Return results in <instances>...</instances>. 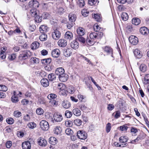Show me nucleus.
Wrapping results in <instances>:
<instances>
[{
    "label": "nucleus",
    "instance_id": "nucleus-1",
    "mask_svg": "<svg viewBox=\"0 0 149 149\" xmlns=\"http://www.w3.org/2000/svg\"><path fill=\"white\" fill-rule=\"evenodd\" d=\"M64 72V69L61 67L57 68L55 72V74L58 75L59 80L62 82L66 81L68 79V75H66Z\"/></svg>",
    "mask_w": 149,
    "mask_h": 149
},
{
    "label": "nucleus",
    "instance_id": "nucleus-2",
    "mask_svg": "<svg viewBox=\"0 0 149 149\" xmlns=\"http://www.w3.org/2000/svg\"><path fill=\"white\" fill-rule=\"evenodd\" d=\"M20 52L21 54L18 56V58L20 60H26L30 57L31 55V52L27 50L22 51Z\"/></svg>",
    "mask_w": 149,
    "mask_h": 149
},
{
    "label": "nucleus",
    "instance_id": "nucleus-3",
    "mask_svg": "<svg viewBox=\"0 0 149 149\" xmlns=\"http://www.w3.org/2000/svg\"><path fill=\"white\" fill-rule=\"evenodd\" d=\"M40 127L41 129L44 131L48 130L49 127V125L47 122L43 120H42L40 123Z\"/></svg>",
    "mask_w": 149,
    "mask_h": 149
},
{
    "label": "nucleus",
    "instance_id": "nucleus-4",
    "mask_svg": "<svg viewBox=\"0 0 149 149\" xmlns=\"http://www.w3.org/2000/svg\"><path fill=\"white\" fill-rule=\"evenodd\" d=\"M77 136L79 139H85L87 138V134L83 130H79L77 132Z\"/></svg>",
    "mask_w": 149,
    "mask_h": 149
},
{
    "label": "nucleus",
    "instance_id": "nucleus-5",
    "mask_svg": "<svg viewBox=\"0 0 149 149\" xmlns=\"http://www.w3.org/2000/svg\"><path fill=\"white\" fill-rule=\"evenodd\" d=\"M102 49L104 52L107 53V54H111V56L113 57V49L110 47L106 46L102 47Z\"/></svg>",
    "mask_w": 149,
    "mask_h": 149
},
{
    "label": "nucleus",
    "instance_id": "nucleus-6",
    "mask_svg": "<svg viewBox=\"0 0 149 149\" xmlns=\"http://www.w3.org/2000/svg\"><path fill=\"white\" fill-rule=\"evenodd\" d=\"M61 35V32L57 29H56L52 33V37L54 39L58 40L60 38Z\"/></svg>",
    "mask_w": 149,
    "mask_h": 149
},
{
    "label": "nucleus",
    "instance_id": "nucleus-7",
    "mask_svg": "<svg viewBox=\"0 0 149 149\" xmlns=\"http://www.w3.org/2000/svg\"><path fill=\"white\" fill-rule=\"evenodd\" d=\"M129 40L130 42L134 45H136L138 42V38L134 36H130L129 38Z\"/></svg>",
    "mask_w": 149,
    "mask_h": 149
},
{
    "label": "nucleus",
    "instance_id": "nucleus-8",
    "mask_svg": "<svg viewBox=\"0 0 149 149\" xmlns=\"http://www.w3.org/2000/svg\"><path fill=\"white\" fill-rule=\"evenodd\" d=\"M38 144L42 147H45L47 145V142L44 138L40 137L38 139Z\"/></svg>",
    "mask_w": 149,
    "mask_h": 149
},
{
    "label": "nucleus",
    "instance_id": "nucleus-9",
    "mask_svg": "<svg viewBox=\"0 0 149 149\" xmlns=\"http://www.w3.org/2000/svg\"><path fill=\"white\" fill-rule=\"evenodd\" d=\"M54 120L57 122L61 121L63 119V117L61 114L59 113H55L53 115Z\"/></svg>",
    "mask_w": 149,
    "mask_h": 149
},
{
    "label": "nucleus",
    "instance_id": "nucleus-10",
    "mask_svg": "<svg viewBox=\"0 0 149 149\" xmlns=\"http://www.w3.org/2000/svg\"><path fill=\"white\" fill-rule=\"evenodd\" d=\"M23 149H30L31 145L30 141H27L23 142L22 144Z\"/></svg>",
    "mask_w": 149,
    "mask_h": 149
},
{
    "label": "nucleus",
    "instance_id": "nucleus-11",
    "mask_svg": "<svg viewBox=\"0 0 149 149\" xmlns=\"http://www.w3.org/2000/svg\"><path fill=\"white\" fill-rule=\"evenodd\" d=\"M58 44L59 46L64 47L67 45V41L64 39H60L58 41Z\"/></svg>",
    "mask_w": 149,
    "mask_h": 149
},
{
    "label": "nucleus",
    "instance_id": "nucleus-12",
    "mask_svg": "<svg viewBox=\"0 0 149 149\" xmlns=\"http://www.w3.org/2000/svg\"><path fill=\"white\" fill-rule=\"evenodd\" d=\"M60 54V52L59 49H55L52 52V56L54 58L58 57Z\"/></svg>",
    "mask_w": 149,
    "mask_h": 149
},
{
    "label": "nucleus",
    "instance_id": "nucleus-13",
    "mask_svg": "<svg viewBox=\"0 0 149 149\" xmlns=\"http://www.w3.org/2000/svg\"><path fill=\"white\" fill-rule=\"evenodd\" d=\"M41 85L45 87H47L49 84V82L48 79L45 78L42 79L40 81Z\"/></svg>",
    "mask_w": 149,
    "mask_h": 149
},
{
    "label": "nucleus",
    "instance_id": "nucleus-14",
    "mask_svg": "<svg viewBox=\"0 0 149 149\" xmlns=\"http://www.w3.org/2000/svg\"><path fill=\"white\" fill-rule=\"evenodd\" d=\"M73 38L72 33L70 31H68L66 32L65 35V38L69 40H72Z\"/></svg>",
    "mask_w": 149,
    "mask_h": 149
},
{
    "label": "nucleus",
    "instance_id": "nucleus-15",
    "mask_svg": "<svg viewBox=\"0 0 149 149\" xmlns=\"http://www.w3.org/2000/svg\"><path fill=\"white\" fill-rule=\"evenodd\" d=\"M77 31L78 36H84L85 33V30L82 27H80L78 28Z\"/></svg>",
    "mask_w": 149,
    "mask_h": 149
},
{
    "label": "nucleus",
    "instance_id": "nucleus-16",
    "mask_svg": "<svg viewBox=\"0 0 149 149\" xmlns=\"http://www.w3.org/2000/svg\"><path fill=\"white\" fill-rule=\"evenodd\" d=\"M140 32L142 34L146 35L149 33V31L146 27L143 26L140 29Z\"/></svg>",
    "mask_w": 149,
    "mask_h": 149
},
{
    "label": "nucleus",
    "instance_id": "nucleus-17",
    "mask_svg": "<svg viewBox=\"0 0 149 149\" xmlns=\"http://www.w3.org/2000/svg\"><path fill=\"white\" fill-rule=\"evenodd\" d=\"M70 45L72 48L75 49L78 47L79 44L77 41H75L71 42Z\"/></svg>",
    "mask_w": 149,
    "mask_h": 149
},
{
    "label": "nucleus",
    "instance_id": "nucleus-18",
    "mask_svg": "<svg viewBox=\"0 0 149 149\" xmlns=\"http://www.w3.org/2000/svg\"><path fill=\"white\" fill-rule=\"evenodd\" d=\"M62 106L65 109H68L70 107V103L67 101L63 100L62 103Z\"/></svg>",
    "mask_w": 149,
    "mask_h": 149
},
{
    "label": "nucleus",
    "instance_id": "nucleus-19",
    "mask_svg": "<svg viewBox=\"0 0 149 149\" xmlns=\"http://www.w3.org/2000/svg\"><path fill=\"white\" fill-rule=\"evenodd\" d=\"M134 53L135 56L138 58H139L142 57V55L140 53V51L138 49L134 50Z\"/></svg>",
    "mask_w": 149,
    "mask_h": 149
},
{
    "label": "nucleus",
    "instance_id": "nucleus-20",
    "mask_svg": "<svg viewBox=\"0 0 149 149\" xmlns=\"http://www.w3.org/2000/svg\"><path fill=\"white\" fill-rule=\"evenodd\" d=\"M13 95L11 97V100L12 102L14 103H15L18 101V99L17 96V94H16V92L14 91L13 92Z\"/></svg>",
    "mask_w": 149,
    "mask_h": 149
},
{
    "label": "nucleus",
    "instance_id": "nucleus-21",
    "mask_svg": "<svg viewBox=\"0 0 149 149\" xmlns=\"http://www.w3.org/2000/svg\"><path fill=\"white\" fill-rule=\"evenodd\" d=\"M57 142V139L54 137H51L49 139V143L52 145H55Z\"/></svg>",
    "mask_w": 149,
    "mask_h": 149
},
{
    "label": "nucleus",
    "instance_id": "nucleus-22",
    "mask_svg": "<svg viewBox=\"0 0 149 149\" xmlns=\"http://www.w3.org/2000/svg\"><path fill=\"white\" fill-rule=\"evenodd\" d=\"M40 46V43L37 41L33 42L31 45V48L32 49H36Z\"/></svg>",
    "mask_w": 149,
    "mask_h": 149
},
{
    "label": "nucleus",
    "instance_id": "nucleus-23",
    "mask_svg": "<svg viewBox=\"0 0 149 149\" xmlns=\"http://www.w3.org/2000/svg\"><path fill=\"white\" fill-rule=\"evenodd\" d=\"M39 30L41 33H45L47 31V27L45 25H41L39 28Z\"/></svg>",
    "mask_w": 149,
    "mask_h": 149
},
{
    "label": "nucleus",
    "instance_id": "nucleus-24",
    "mask_svg": "<svg viewBox=\"0 0 149 149\" xmlns=\"http://www.w3.org/2000/svg\"><path fill=\"white\" fill-rule=\"evenodd\" d=\"M72 112L73 114L76 116H80L81 114V111L78 108H75L73 110Z\"/></svg>",
    "mask_w": 149,
    "mask_h": 149
},
{
    "label": "nucleus",
    "instance_id": "nucleus-25",
    "mask_svg": "<svg viewBox=\"0 0 149 149\" xmlns=\"http://www.w3.org/2000/svg\"><path fill=\"white\" fill-rule=\"evenodd\" d=\"M72 53L70 49H68L64 50L63 52L64 55L66 57H68L70 56Z\"/></svg>",
    "mask_w": 149,
    "mask_h": 149
},
{
    "label": "nucleus",
    "instance_id": "nucleus-26",
    "mask_svg": "<svg viewBox=\"0 0 149 149\" xmlns=\"http://www.w3.org/2000/svg\"><path fill=\"white\" fill-rule=\"evenodd\" d=\"M68 17L69 21L71 22H74L76 19L75 15L72 14H70L68 16Z\"/></svg>",
    "mask_w": 149,
    "mask_h": 149
},
{
    "label": "nucleus",
    "instance_id": "nucleus-27",
    "mask_svg": "<svg viewBox=\"0 0 149 149\" xmlns=\"http://www.w3.org/2000/svg\"><path fill=\"white\" fill-rule=\"evenodd\" d=\"M132 22L133 24L136 25H137L140 24L141 22V21L138 18H134L132 19Z\"/></svg>",
    "mask_w": 149,
    "mask_h": 149
},
{
    "label": "nucleus",
    "instance_id": "nucleus-28",
    "mask_svg": "<svg viewBox=\"0 0 149 149\" xmlns=\"http://www.w3.org/2000/svg\"><path fill=\"white\" fill-rule=\"evenodd\" d=\"M82 36H77L76 40L81 42L84 43L86 42V40L85 38L84 37H82Z\"/></svg>",
    "mask_w": 149,
    "mask_h": 149
},
{
    "label": "nucleus",
    "instance_id": "nucleus-29",
    "mask_svg": "<svg viewBox=\"0 0 149 149\" xmlns=\"http://www.w3.org/2000/svg\"><path fill=\"white\" fill-rule=\"evenodd\" d=\"M51 62V59L50 58H47L46 59H43L41 60V62L42 63L44 64L48 65Z\"/></svg>",
    "mask_w": 149,
    "mask_h": 149
},
{
    "label": "nucleus",
    "instance_id": "nucleus-30",
    "mask_svg": "<svg viewBox=\"0 0 149 149\" xmlns=\"http://www.w3.org/2000/svg\"><path fill=\"white\" fill-rule=\"evenodd\" d=\"M30 62L33 64L38 63L39 62V59L36 57H31L30 59Z\"/></svg>",
    "mask_w": 149,
    "mask_h": 149
},
{
    "label": "nucleus",
    "instance_id": "nucleus-31",
    "mask_svg": "<svg viewBox=\"0 0 149 149\" xmlns=\"http://www.w3.org/2000/svg\"><path fill=\"white\" fill-rule=\"evenodd\" d=\"M49 102L51 106L52 107L56 106L58 104V102L56 100V99L50 100L49 101Z\"/></svg>",
    "mask_w": 149,
    "mask_h": 149
},
{
    "label": "nucleus",
    "instance_id": "nucleus-32",
    "mask_svg": "<svg viewBox=\"0 0 149 149\" xmlns=\"http://www.w3.org/2000/svg\"><path fill=\"white\" fill-rule=\"evenodd\" d=\"M121 16L122 19L125 21H127L129 17L127 14L125 12L122 13Z\"/></svg>",
    "mask_w": 149,
    "mask_h": 149
},
{
    "label": "nucleus",
    "instance_id": "nucleus-33",
    "mask_svg": "<svg viewBox=\"0 0 149 149\" xmlns=\"http://www.w3.org/2000/svg\"><path fill=\"white\" fill-rule=\"evenodd\" d=\"M38 12L36 8H33L30 10V14L32 16L34 17L37 15Z\"/></svg>",
    "mask_w": 149,
    "mask_h": 149
},
{
    "label": "nucleus",
    "instance_id": "nucleus-34",
    "mask_svg": "<svg viewBox=\"0 0 149 149\" xmlns=\"http://www.w3.org/2000/svg\"><path fill=\"white\" fill-rule=\"evenodd\" d=\"M128 139L127 136H122L120 137L119 141L121 143H124L127 141Z\"/></svg>",
    "mask_w": 149,
    "mask_h": 149
},
{
    "label": "nucleus",
    "instance_id": "nucleus-35",
    "mask_svg": "<svg viewBox=\"0 0 149 149\" xmlns=\"http://www.w3.org/2000/svg\"><path fill=\"white\" fill-rule=\"evenodd\" d=\"M56 77L54 74L51 73L48 75V78L49 81H52L55 79Z\"/></svg>",
    "mask_w": 149,
    "mask_h": 149
},
{
    "label": "nucleus",
    "instance_id": "nucleus-36",
    "mask_svg": "<svg viewBox=\"0 0 149 149\" xmlns=\"http://www.w3.org/2000/svg\"><path fill=\"white\" fill-rule=\"evenodd\" d=\"M57 97V95L53 93L49 94L47 96V98L50 100L55 99Z\"/></svg>",
    "mask_w": 149,
    "mask_h": 149
},
{
    "label": "nucleus",
    "instance_id": "nucleus-37",
    "mask_svg": "<svg viewBox=\"0 0 149 149\" xmlns=\"http://www.w3.org/2000/svg\"><path fill=\"white\" fill-rule=\"evenodd\" d=\"M47 35L44 33L42 34L39 36V39L41 41H44L47 40Z\"/></svg>",
    "mask_w": 149,
    "mask_h": 149
},
{
    "label": "nucleus",
    "instance_id": "nucleus-38",
    "mask_svg": "<svg viewBox=\"0 0 149 149\" xmlns=\"http://www.w3.org/2000/svg\"><path fill=\"white\" fill-rule=\"evenodd\" d=\"M143 83L145 84H148L149 83V74H147L146 75L144 78V80L143 81Z\"/></svg>",
    "mask_w": 149,
    "mask_h": 149
},
{
    "label": "nucleus",
    "instance_id": "nucleus-39",
    "mask_svg": "<svg viewBox=\"0 0 149 149\" xmlns=\"http://www.w3.org/2000/svg\"><path fill=\"white\" fill-rule=\"evenodd\" d=\"M139 69L140 71L143 72H144L146 70L147 66L145 64H141L140 66Z\"/></svg>",
    "mask_w": 149,
    "mask_h": 149
},
{
    "label": "nucleus",
    "instance_id": "nucleus-40",
    "mask_svg": "<svg viewBox=\"0 0 149 149\" xmlns=\"http://www.w3.org/2000/svg\"><path fill=\"white\" fill-rule=\"evenodd\" d=\"M35 17V20L36 22L37 23H39L41 22L42 17L41 16L36 15Z\"/></svg>",
    "mask_w": 149,
    "mask_h": 149
},
{
    "label": "nucleus",
    "instance_id": "nucleus-41",
    "mask_svg": "<svg viewBox=\"0 0 149 149\" xmlns=\"http://www.w3.org/2000/svg\"><path fill=\"white\" fill-rule=\"evenodd\" d=\"M96 33L97 39L100 40L102 37L103 33L101 32H95Z\"/></svg>",
    "mask_w": 149,
    "mask_h": 149
},
{
    "label": "nucleus",
    "instance_id": "nucleus-42",
    "mask_svg": "<svg viewBox=\"0 0 149 149\" xmlns=\"http://www.w3.org/2000/svg\"><path fill=\"white\" fill-rule=\"evenodd\" d=\"M28 127L30 129H33L36 127V124L34 122H30L28 124Z\"/></svg>",
    "mask_w": 149,
    "mask_h": 149
},
{
    "label": "nucleus",
    "instance_id": "nucleus-43",
    "mask_svg": "<svg viewBox=\"0 0 149 149\" xmlns=\"http://www.w3.org/2000/svg\"><path fill=\"white\" fill-rule=\"evenodd\" d=\"M61 128L59 127L56 126L55 127L54 130V133L57 135L58 134L61 132Z\"/></svg>",
    "mask_w": 149,
    "mask_h": 149
},
{
    "label": "nucleus",
    "instance_id": "nucleus-44",
    "mask_svg": "<svg viewBox=\"0 0 149 149\" xmlns=\"http://www.w3.org/2000/svg\"><path fill=\"white\" fill-rule=\"evenodd\" d=\"M72 115V113L69 110H66L65 111V115L67 118H70Z\"/></svg>",
    "mask_w": 149,
    "mask_h": 149
},
{
    "label": "nucleus",
    "instance_id": "nucleus-45",
    "mask_svg": "<svg viewBox=\"0 0 149 149\" xmlns=\"http://www.w3.org/2000/svg\"><path fill=\"white\" fill-rule=\"evenodd\" d=\"M93 17L97 21L99 22L101 20L100 16L99 15L97 14H94V15H93Z\"/></svg>",
    "mask_w": 149,
    "mask_h": 149
},
{
    "label": "nucleus",
    "instance_id": "nucleus-46",
    "mask_svg": "<svg viewBox=\"0 0 149 149\" xmlns=\"http://www.w3.org/2000/svg\"><path fill=\"white\" fill-rule=\"evenodd\" d=\"M74 123L78 126H79L81 125L82 121L79 119H76L74 120Z\"/></svg>",
    "mask_w": 149,
    "mask_h": 149
},
{
    "label": "nucleus",
    "instance_id": "nucleus-47",
    "mask_svg": "<svg viewBox=\"0 0 149 149\" xmlns=\"http://www.w3.org/2000/svg\"><path fill=\"white\" fill-rule=\"evenodd\" d=\"M90 38L92 39H97L96 33V32H91L89 35Z\"/></svg>",
    "mask_w": 149,
    "mask_h": 149
},
{
    "label": "nucleus",
    "instance_id": "nucleus-48",
    "mask_svg": "<svg viewBox=\"0 0 149 149\" xmlns=\"http://www.w3.org/2000/svg\"><path fill=\"white\" fill-rule=\"evenodd\" d=\"M13 114L14 116L16 117H19L22 115L21 112L18 111H15Z\"/></svg>",
    "mask_w": 149,
    "mask_h": 149
},
{
    "label": "nucleus",
    "instance_id": "nucleus-49",
    "mask_svg": "<svg viewBox=\"0 0 149 149\" xmlns=\"http://www.w3.org/2000/svg\"><path fill=\"white\" fill-rule=\"evenodd\" d=\"M39 3L36 0H33V2L32 8H36L39 7Z\"/></svg>",
    "mask_w": 149,
    "mask_h": 149
},
{
    "label": "nucleus",
    "instance_id": "nucleus-50",
    "mask_svg": "<svg viewBox=\"0 0 149 149\" xmlns=\"http://www.w3.org/2000/svg\"><path fill=\"white\" fill-rule=\"evenodd\" d=\"M111 124L109 123H108L107 124L106 126V131L107 133L109 132L111 129Z\"/></svg>",
    "mask_w": 149,
    "mask_h": 149
},
{
    "label": "nucleus",
    "instance_id": "nucleus-51",
    "mask_svg": "<svg viewBox=\"0 0 149 149\" xmlns=\"http://www.w3.org/2000/svg\"><path fill=\"white\" fill-rule=\"evenodd\" d=\"M6 122L9 124H13L14 121V119L12 118H8L6 119Z\"/></svg>",
    "mask_w": 149,
    "mask_h": 149
},
{
    "label": "nucleus",
    "instance_id": "nucleus-52",
    "mask_svg": "<svg viewBox=\"0 0 149 149\" xmlns=\"http://www.w3.org/2000/svg\"><path fill=\"white\" fill-rule=\"evenodd\" d=\"M44 111L43 109L40 108H38L36 110V113L37 114L39 115H41L43 114Z\"/></svg>",
    "mask_w": 149,
    "mask_h": 149
},
{
    "label": "nucleus",
    "instance_id": "nucleus-53",
    "mask_svg": "<svg viewBox=\"0 0 149 149\" xmlns=\"http://www.w3.org/2000/svg\"><path fill=\"white\" fill-rule=\"evenodd\" d=\"M127 124H125L124 125L121 126L120 127V129L121 131H126L127 130L128 127L127 126Z\"/></svg>",
    "mask_w": 149,
    "mask_h": 149
},
{
    "label": "nucleus",
    "instance_id": "nucleus-54",
    "mask_svg": "<svg viewBox=\"0 0 149 149\" xmlns=\"http://www.w3.org/2000/svg\"><path fill=\"white\" fill-rule=\"evenodd\" d=\"M7 90L8 88L6 86L2 85H0V91H6Z\"/></svg>",
    "mask_w": 149,
    "mask_h": 149
},
{
    "label": "nucleus",
    "instance_id": "nucleus-55",
    "mask_svg": "<svg viewBox=\"0 0 149 149\" xmlns=\"http://www.w3.org/2000/svg\"><path fill=\"white\" fill-rule=\"evenodd\" d=\"M65 132L67 135H70L72 134L73 131L70 128H68L66 129Z\"/></svg>",
    "mask_w": 149,
    "mask_h": 149
},
{
    "label": "nucleus",
    "instance_id": "nucleus-56",
    "mask_svg": "<svg viewBox=\"0 0 149 149\" xmlns=\"http://www.w3.org/2000/svg\"><path fill=\"white\" fill-rule=\"evenodd\" d=\"M36 29V26L35 25H30L29 26V29L31 32H33Z\"/></svg>",
    "mask_w": 149,
    "mask_h": 149
},
{
    "label": "nucleus",
    "instance_id": "nucleus-57",
    "mask_svg": "<svg viewBox=\"0 0 149 149\" xmlns=\"http://www.w3.org/2000/svg\"><path fill=\"white\" fill-rule=\"evenodd\" d=\"M97 0H88V3L91 6H92L96 3Z\"/></svg>",
    "mask_w": 149,
    "mask_h": 149
},
{
    "label": "nucleus",
    "instance_id": "nucleus-58",
    "mask_svg": "<svg viewBox=\"0 0 149 149\" xmlns=\"http://www.w3.org/2000/svg\"><path fill=\"white\" fill-rule=\"evenodd\" d=\"M16 57V55L15 54H13L9 56L8 58L10 60H13L15 59Z\"/></svg>",
    "mask_w": 149,
    "mask_h": 149
},
{
    "label": "nucleus",
    "instance_id": "nucleus-59",
    "mask_svg": "<svg viewBox=\"0 0 149 149\" xmlns=\"http://www.w3.org/2000/svg\"><path fill=\"white\" fill-rule=\"evenodd\" d=\"M73 22H71L69 21L67 23V28L68 29H70L72 26H73Z\"/></svg>",
    "mask_w": 149,
    "mask_h": 149
},
{
    "label": "nucleus",
    "instance_id": "nucleus-60",
    "mask_svg": "<svg viewBox=\"0 0 149 149\" xmlns=\"http://www.w3.org/2000/svg\"><path fill=\"white\" fill-rule=\"evenodd\" d=\"M6 146L7 148H10L12 145V142L11 141H8L6 143Z\"/></svg>",
    "mask_w": 149,
    "mask_h": 149
},
{
    "label": "nucleus",
    "instance_id": "nucleus-61",
    "mask_svg": "<svg viewBox=\"0 0 149 149\" xmlns=\"http://www.w3.org/2000/svg\"><path fill=\"white\" fill-rule=\"evenodd\" d=\"M81 13L83 16L86 17L88 15L89 12H87L86 10L84 9L81 11Z\"/></svg>",
    "mask_w": 149,
    "mask_h": 149
},
{
    "label": "nucleus",
    "instance_id": "nucleus-62",
    "mask_svg": "<svg viewBox=\"0 0 149 149\" xmlns=\"http://www.w3.org/2000/svg\"><path fill=\"white\" fill-rule=\"evenodd\" d=\"M86 41L87 44L89 46H91L92 45H93L94 44L93 40H86Z\"/></svg>",
    "mask_w": 149,
    "mask_h": 149
},
{
    "label": "nucleus",
    "instance_id": "nucleus-63",
    "mask_svg": "<svg viewBox=\"0 0 149 149\" xmlns=\"http://www.w3.org/2000/svg\"><path fill=\"white\" fill-rule=\"evenodd\" d=\"M131 132L132 133L135 134L138 132V130L137 129L132 127L131 128Z\"/></svg>",
    "mask_w": 149,
    "mask_h": 149
},
{
    "label": "nucleus",
    "instance_id": "nucleus-64",
    "mask_svg": "<svg viewBox=\"0 0 149 149\" xmlns=\"http://www.w3.org/2000/svg\"><path fill=\"white\" fill-rule=\"evenodd\" d=\"M93 28L96 32L98 31V30L100 29V27L97 25L96 24H95L94 25Z\"/></svg>",
    "mask_w": 149,
    "mask_h": 149
}]
</instances>
